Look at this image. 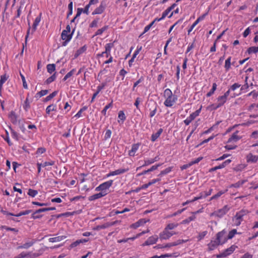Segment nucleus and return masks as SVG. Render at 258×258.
<instances>
[{"label":"nucleus","instance_id":"f03ea898","mask_svg":"<svg viewBox=\"0 0 258 258\" xmlns=\"http://www.w3.org/2000/svg\"><path fill=\"white\" fill-rule=\"evenodd\" d=\"M165 101L164 105L167 107H172L176 102L178 97L176 95H173L170 89H166L163 93Z\"/></svg>","mask_w":258,"mask_h":258},{"label":"nucleus","instance_id":"bf43d9fd","mask_svg":"<svg viewBox=\"0 0 258 258\" xmlns=\"http://www.w3.org/2000/svg\"><path fill=\"white\" fill-rule=\"evenodd\" d=\"M55 164V161L53 160H50L49 161H46L43 163L42 167H46L48 166H53Z\"/></svg>","mask_w":258,"mask_h":258},{"label":"nucleus","instance_id":"7c9ffc66","mask_svg":"<svg viewBox=\"0 0 258 258\" xmlns=\"http://www.w3.org/2000/svg\"><path fill=\"white\" fill-rule=\"evenodd\" d=\"M231 56H229L225 60L224 68L226 72L229 71L231 69Z\"/></svg>","mask_w":258,"mask_h":258},{"label":"nucleus","instance_id":"39448f33","mask_svg":"<svg viewBox=\"0 0 258 258\" xmlns=\"http://www.w3.org/2000/svg\"><path fill=\"white\" fill-rule=\"evenodd\" d=\"M113 182V181L112 180H109L105 181L96 187L95 190L97 191L103 192V194H104V196H106L108 194V190L109 188L112 186Z\"/></svg>","mask_w":258,"mask_h":258},{"label":"nucleus","instance_id":"5fc2aeb1","mask_svg":"<svg viewBox=\"0 0 258 258\" xmlns=\"http://www.w3.org/2000/svg\"><path fill=\"white\" fill-rule=\"evenodd\" d=\"M154 105L155 107L153 110H151L150 112L149 116L150 117H153L157 112L158 105L156 102H154Z\"/></svg>","mask_w":258,"mask_h":258},{"label":"nucleus","instance_id":"de8ad7c7","mask_svg":"<svg viewBox=\"0 0 258 258\" xmlns=\"http://www.w3.org/2000/svg\"><path fill=\"white\" fill-rule=\"evenodd\" d=\"M112 106H113V102L112 101L110 103H109V104H108L104 107L103 109L101 111V113L103 115L105 116L106 114V111H107V109L110 107H112Z\"/></svg>","mask_w":258,"mask_h":258},{"label":"nucleus","instance_id":"6e6552de","mask_svg":"<svg viewBox=\"0 0 258 258\" xmlns=\"http://www.w3.org/2000/svg\"><path fill=\"white\" fill-rule=\"evenodd\" d=\"M216 238L220 245L225 243L228 239L227 238L226 232L225 230H223L218 232L216 235Z\"/></svg>","mask_w":258,"mask_h":258},{"label":"nucleus","instance_id":"2eb2a0df","mask_svg":"<svg viewBox=\"0 0 258 258\" xmlns=\"http://www.w3.org/2000/svg\"><path fill=\"white\" fill-rule=\"evenodd\" d=\"M238 131H236L235 132L233 133L231 137L228 139L227 143H235L237 142L238 140H239L241 138V137L238 135Z\"/></svg>","mask_w":258,"mask_h":258},{"label":"nucleus","instance_id":"603ef678","mask_svg":"<svg viewBox=\"0 0 258 258\" xmlns=\"http://www.w3.org/2000/svg\"><path fill=\"white\" fill-rule=\"evenodd\" d=\"M170 11L171 10L168 8L165 11L163 12L162 17L159 18V20H157L158 21H160L163 20L168 15Z\"/></svg>","mask_w":258,"mask_h":258},{"label":"nucleus","instance_id":"e2e57ef3","mask_svg":"<svg viewBox=\"0 0 258 258\" xmlns=\"http://www.w3.org/2000/svg\"><path fill=\"white\" fill-rule=\"evenodd\" d=\"M144 80V78L143 76H141L140 78L135 83H134L133 87V90H135V88L142 82H143Z\"/></svg>","mask_w":258,"mask_h":258},{"label":"nucleus","instance_id":"f704fd0d","mask_svg":"<svg viewBox=\"0 0 258 258\" xmlns=\"http://www.w3.org/2000/svg\"><path fill=\"white\" fill-rule=\"evenodd\" d=\"M196 219V217L195 215H192L187 218L183 220L181 222L182 224H187L191 221H194Z\"/></svg>","mask_w":258,"mask_h":258},{"label":"nucleus","instance_id":"412c9836","mask_svg":"<svg viewBox=\"0 0 258 258\" xmlns=\"http://www.w3.org/2000/svg\"><path fill=\"white\" fill-rule=\"evenodd\" d=\"M25 4V1L24 0H21L20 2V6L18 7L17 10L16 15L15 16V18H19L22 13V10L24 8Z\"/></svg>","mask_w":258,"mask_h":258},{"label":"nucleus","instance_id":"6ab92c4d","mask_svg":"<svg viewBox=\"0 0 258 258\" xmlns=\"http://www.w3.org/2000/svg\"><path fill=\"white\" fill-rule=\"evenodd\" d=\"M246 159L247 162L255 163L258 160V156L249 153L247 155Z\"/></svg>","mask_w":258,"mask_h":258},{"label":"nucleus","instance_id":"b1692460","mask_svg":"<svg viewBox=\"0 0 258 258\" xmlns=\"http://www.w3.org/2000/svg\"><path fill=\"white\" fill-rule=\"evenodd\" d=\"M9 118L13 124L17 123V115L14 111H12L9 114Z\"/></svg>","mask_w":258,"mask_h":258},{"label":"nucleus","instance_id":"1a4fd4ad","mask_svg":"<svg viewBox=\"0 0 258 258\" xmlns=\"http://www.w3.org/2000/svg\"><path fill=\"white\" fill-rule=\"evenodd\" d=\"M217 103L211 105V107L212 109L216 110L218 108L222 106L227 101V98L223 95L219 96L217 99Z\"/></svg>","mask_w":258,"mask_h":258},{"label":"nucleus","instance_id":"f257e3e1","mask_svg":"<svg viewBox=\"0 0 258 258\" xmlns=\"http://www.w3.org/2000/svg\"><path fill=\"white\" fill-rule=\"evenodd\" d=\"M179 224L178 223H169L165 227L164 230L160 233L159 238L161 240H167L174 235L178 234V232L173 230L177 228Z\"/></svg>","mask_w":258,"mask_h":258},{"label":"nucleus","instance_id":"ea45409f","mask_svg":"<svg viewBox=\"0 0 258 258\" xmlns=\"http://www.w3.org/2000/svg\"><path fill=\"white\" fill-rule=\"evenodd\" d=\"M9 75H7L6 74H5L4 75H3L1 76L0 79V86H3V84L8 80L9 79Z\"/></svg>","mask_w":258,"mask_h":258},{"label":"nucleus","instance_id":"4d7b16f0","mask_svg":"<svg viewBox=\"0 0 258 258\" xmlns=\"http://www.w3.org/2000/svg\"><path fill=\"white\" fill-rule=\"evenodd\" d=\"M172 168L171 167H168L165 169L161 171L160 173L158 175V176H162L163 175H165L168 174L171 171Z\"/></svg>","mask_w":258,"mask_h":258},{"label":"nucleus","instance_id":"6e6d98bb","mask_svg":"<svg viewBox=\"0 0 258 258\" xmlns=\"http://www.w3.org/2000/svg\"><path fill=\"white\" fill-rule=\"evenodd\" d=\"M246 167L244 164H239L234 168V170L235 171H241Z\"/></svg>","mask_w":258,"mask_h":258},{"label":"nucleus","instance_id":"69168bd1","mask_svg":"<svg viewBox=\"0 0 258 258\" xmlns=\"http://www.w3.org/2000/svg\"><path fill=\"white\" fill-rule=\"evenodd\" d=\"M99 22V19H95L92 21V22L90 24V27H97L98 26V23Z\"/></svg>","mask_w":258,"mask_h":258},{"label":"nucleus","instance_id":"4be33fe9","mask_svg":"<svg viewBox=\"0 0 258 258\" xmlns=\"http://www.w3.org/2000/svg\"><path fill=\"white\" fill-rule=\"evenodd\" d=\"M146 223V221L144 219H141L139 220H138L137 222L132 224L130 227L131 228H134V229H137V228L139 227L140 226L144 225Z\"/></svg>","mask_w":258,"mask_h":258},{"label":"nucleus","instance_id":"c9c22d12","mask_svg":"<svg viewBox=\"0 0 258 258\" xmlns=\"http://www.w3.org/2000/svg\"><path fill=\"white\" fill-rule=\"evenodd\" d=\"M248 77H246L245 78V84L241 87L240 90L242 92H246L249 88V85L247 83Z\"/></svg>","mask_w":258,"mask_h":258},{"label":"nucleus","instance_id":"4c0bfd02","mask_svg":"<svg viewBox=\"0 0 258 258\" xmlns=\"http://www.w3.org/2000/svg\"><path fill=\"white\" fill-rule=\"evenodd\" d=\"M217 84L216 83H214L213 84L212 89L209 92L207 93V94H206V96L207 97H209L211 96L214 93L215 91H216V90L217 89Z\"/></svg>","mask_w":258,"mask_h":258},{"label":"nucleus","instance_id":"c756f323","mask_svg":"<svg viewBox=\"0 0 258 258\" xmlns=\"http://www.w3.org/2000/svg\"><path fill=\"white\" fill-rule=\"evenodd\" d=\"M163 132V129L160 128L158 130L157 133L153 134L151 136V141L154 142H155L161 135Z\"/></svg>","mask_w":258,"mask_h":258},{"label":"nucleus","instance_id":"37998d69","mask_svg":"<svg viewBox=\"0 0 258 258\" xmlns=\"http://www.w3.org/2000/svg\"><path fill=\"white\" fill-rule=\"evenodd\" d=\"M227 190L226 189L224 191L223 190H221L220 191H219L217 194L213 195L211 198V200H215V199H217L218 198H219L220 196H221L223 194H224V193H225L226 192H227Z\"/></svg>","mask_w":258,"mask_h":258},{"label":"nucleus","instance_id":"9d476101","mask_svg":"<svg viewBox=\"0 0 258 258\" xmlns=\"http://www.w3.org/2000/svg\"><path fill=\"white\" fill-rule=\"evenodd\" d=\"M158 240V237L157 235H153L149 237L144 243L142 244L143 246L152 245L155 244Z\"/></svg>","mask_w":258,"mask_h":258},{"label":"nucleus","instance_id":"aec40b11","mask_svg":"<svg viewBox=\"0 0 258 258\" xmlns=\"http://www.w3.org/2000/svg\"><path fill=\"white\" fill-rule=\"evenodd\" d=\"M105 6L102 3L100 4L99 6L95 9L94 12L92 13V15H97L102 14L105 10Z\"/></svg>","mask_w":258,"mask_h":258},{"label":"nucleus","instance_id":"c03bdc74","mask_svg":"<svg viewBox=\"0 0 258 258\" xmlns=\"http://www.w3.org/2000/svg\"><path fill=\"white\" fill-rule=\"evenodd\" d=\"M76 72V69H72L71 71H70L69 73H68L64 77V78H63L62 80L63 81H66L68 78H70L71 77H72L74 74V73Z\"/></svg>","mask_w":258,"mask_h":258},{"label":"nucleus","instance_id":"a19ab883","mask_svg":"<svg viewBox=\"0 0 258 258\" xmlns=\"http://www.w3.org/2000/svg\"><path fill=\"white\" fill-rule=\"evenodd\" d=\"M56 78V73H54L52 76L47 78L45 81V83L46 84H49L52 82L54 81Z\"/></svg>","mask_w":258,"mask_h":258},{"label":"nucleus","instance_id":"cd10ccee","mask_svg":"<svg viewBox=\"0 0 258 258\" xmlns=\"http://www.w3.org/2000/svg\"><path fill=\"white\" fill-rule=\"evenodd\" d=\"M87 48V46L85 45L78 49L74 55L75 58H77L79 55L84 53L86 51Z\"/></svg>","mask_w":258,"mask_h":258},{"label":"nucleus","instance_id":"393cba45","mask_svg":"<svg viewBox=\"0 0 258 258\" xmlns=\"http://www.w3.org/2000/svg\"><path fill=\"white\" fill-rule=\"evenodd\" d=\"M140 144H134L132 146L131 150L129 151V155L131 156H134L136 152L139 149Z\"/></svg>","mask_w":258,"mask_h":258},{"label":"nucleus","instance_id":"79ce46f5","mask_svg":"<svg viewBox=\"0 0 258 258\" xmlns=\"http://www.w3.org/2000/svg\"><path fill=\"white\" fill-rule=\"evenodd\" d=\"M108 26H104L101 29L97 30V31L95 32V36L101 35L104 32L106 31L108 29Z\"/></svg>","mask_w":258,"mask_h":258},{"label":"nucleus","instance_id":"052dcab7","mask_svg":"<svg viewBox=\"0 0 258 258\" xmlns=\"http://www.w3.org/2000/svg\"><path fill=\"white\" fill-rule=\"evenodd\" d=\"M20 76H21V78L22 79V82H23V87L25 89H28V85H27V84L26 83V81L25 78L24 76L22 74H21V73H20Z\"/></svg>","mask_w":258,"mask_h":258},{"label":"nucleus","instance_id":"a18cd8bd","mask_svg":"<svg viewBox=\"0 0 258 258\" xmlns=\"http://www.w3.org/2000/svg\"><path fill=\"white\" fill-rule=\"evenodd\" d=\"M58 93V91H55L53 92L52 93L50 94L48 96L46 97L44 99V101H48L54 97Z\"/></svg>","mask_w":258,"mask_h":258},{"label":"nucleus","instance_id":"4468645a","mask_svg":"<svg viewBox=\"0 0 258 258\" xmlns=\"http://www.w3.org/2000/svg\"><path fill=\"white\" fill-rule=\"evenodd\" d=\"M114 46V45L113 42L108 43L105 44V51H104V53H105V55L106 57L111 56V50Z\"/></svg>","mask_w":258,"mask_h":258},{"label":"nucleus","instance_id":"bb28decb","mask_svg":"<svg viewBox=\"0 0 258 258\" xmlns=\"http://www.w3.org/2000/svg\"><path fill=\"white\" fill-rule=\"evenodd\" d=\"M67 238V236L65 235H61L59 236H56L54 237L49 238L48 239L49 242H56L62 241Z\"/></svg>","mask_w":258,"mask_h":258},{"label":"nucleus","instance_id":"e433bc0d","mask_svg":"<svg viewBox=\"0 0 258 258\" xmlns=\"http://www.w3.org/2000/svg\"><path fill=\"white\" fill-rule=\"evenodd\" d=\"M245 182H246L245 180H242L238 181V182H237L235 183L231 184L230 185V188H231V187L238 188L240 186H241V185H242Z\"/></svg>","mask_w":258,"mask_h":258},{"label":"nucleus","instance_id":"423d86ee","mask_svg":"<svg viewBox=\"0 0 258 258\" xmlns=\"http://www.w3.org/2000/svg\"><path fill=\"white\" fill-rule=\"evenodd\" d=\"M237 248V246L234 244L232 245L229 248H226L223 251L216 255L217 258H223L226 257L232 254Z\"/></svg>","mask_w":258,"mask_h":258},{"label":"nucleus","instance_id":"9b49d317","mask_svg":"<svg viewBox=\"0 0 258 258\" xmlns=\"http://www.w3.org/2000/svg\"><path fill=\"white\" fill-rule=\"evenodd\" d=\"M207 15H208V12L205 14H204L203 15H202V16H201L198 18V19L195 21V22L191 25V26H190L189 29L188 30V31H187L188 35H189L190 33L192 31V30L196 27V26L197 25H198V24L200 22L203 21L205 18L206 16Z\"/></svg>","mask_w":258,"mask_h":258},{"label":"nucleus","instance_id":"c85d7f7f","mask_svg":"<svg viewBox=\"0 0 258 258\" xmlns=\"http://www.w3.org/2000/svg\"><path fill=\"white\" fill-rule=\"evenodd\" d=\"M41 14H40V15L35 19L34 22L32 25L33 32L35 31V30H36L37 27L39 25V24L41 21Z\"/></svg>","mask_w":258,"mask_h":258},{"label":"nucleus","instance_id":"f3484780","mask_svg":"<svg viewBox=\"0 0 258 258\" xmlns=\"http://www.w3.org/2000/svg\"><path fill=\"white\" fill-rule=\"evenodd\" d=\"M128 171L127 169H118L115 171H111L106 174V177H109L114 175L123 174Z\"/></svg>","mask_w":258,"mask_h":258},{"label":"nucleus","instance_id":"0eeeda50","mask_svg":"<svg viewBox=\"0 0 258 258\" xmlns=\"http://www.w3.org/2000/svg\"><path fill=\"white\" fill-rule=\"evenodd\" d=\"M230 210L227 205L224 206L222 208L214 211L211 214V216H215L219 218L223 217Z\"/></svg>","mask_w":258,"mask_h":258},{"label":"nucleus","instance_id":"774afa93","mask_svg":"<svg viewBox=\"0 0 258 258\" xmlns=\"http://www.w3.org/2000/svg\"><path fill=\"white\" fill-rule=\"evenodd\" d=\"M172 254L166 253L165 254H162L160 256H158L157 255L153 256V258H165L168 257H171Z\"/></svg>","mask_w":258,"mask_h":258},{"label":"nucleus","instance_id":"dca6fc26","mask_svg":"<svg viewBox=\"0 0 258 258\" xmlns=\"http://www.w3.org/2000/svg\"><path fill=\"white\" fill-rule=\"evenodd\" d=\"M220 244L218 242L216 238L212 239L208 244V248L209 250L215 249Z\"/></svg>","mask_w":258,"mask_h":258},{"label":"nucleus","instance_id":"473e14b6","mask_svg":"<svg viewBox=\"0 0 258 258\" xmlns=\"http://www.w3.org/2000/svg\"><path fill=\"white\" fill-rule=\"evenodd\" d=\"M202 106H201V107L197 110L196 111H195L194 112L191 113L189 116H188V117L192 121L194 120L197 116H198L199 115H200V113L201 111V110H202Z\"/></svg>","mask_w":258,"mask_h":258},{"label":"nucleus","instance_id":"a211bd4d","mask_svg":"<svg viewBox=\"0 0 258 258\" xmlns=\"http://www.w3.org/2000/svg\"><path fill=\"white\" fill-rule=\"evenodd\" d=\"M31 102L32 101L29 99V95L28 94L23 104V109L25 111L27 112L30 109Z\"/></svg>","mask_w":258,"mask_h":258},{"label":"nucleus","instance_id":"20e7f679","mask_svg":"<svg viewBox=\"0 0 258 258\" xmlns=\"http://www.w3.org/2000/svg\"><path fill=\"white\" fill-rule=\"evenodd\" d=\"M75 29L71 32V27L68 25L66 29L63 30L61 34V38L64 41L62 43V45L63 46H66L69 42L71 41L74 34Z\"/></svg>","mask_w":258,"mask_h":258},{"label":"nucleus","instance_id":"8fccbe9b","mask_svg":"<svg viewBox=\"0 0 258 258\" xmlns=\"http://www.w3.org/2000/svg\"><path fill=\"white\" fill-rule=\"evenodd\" d=\"M9 128L11 130V135H12V137L13 139H15L17 141H18L19 140V136H18V134L15 131L12 127L11 126H9Z\"/></svg>","mask_w":258,"mask_h":258},{"label":"nucleus","instance_id":"a878e982","mask_svg":"<svg viewBox=\"0 0 258 258\" xmlns=\"http://www.w3.org/2000/svg\"><path fill=\"white\" fill-rule=\"evenodd\" d=\"M103 192H100L99 193L92 195L88 198V200L90 201H95L97 199L101 198L105 196L104 194H103Z\"/></svg>","mask_w":258,"mask_h":258},{"label":"nucleus","instance_id":"49530a36","mask_svg":"<svg viewBox=\"0 0 258 258\" xmlns=\"http://www.w3.org/2000/svg\"><path fill=\"white\" fill-rule=\"evenodd\" d=\"M48 92L47 90H41L36 94L35 97L40 98L43 96L46 95Z\"/></svg>","mask_w":258,"mask_h":258},{"label":"nucleus","instance_id":"0e129e2a","mask_svg":"<svg viewBox=\"0 0 258 258\" xmlns=\"http://www.w3.org/2000/svg\"><path fill=\"white\" fill-rule=\"evenodd\" d=\"M207 231H203L202 232L199 233L198 236L197 237L198 239V240H201L202 239H203L205 237V236L207 235Z\"/></svg>","mask_w":258,"mask_h":258},{"label":"nucleus","instance_id":"72a5a7b5","mask_svg":"<svg viewBox=\"0 0 258 258\" xmlns=\"http://www.w3.org/2000/svg\"><path fill=\"white\" fill-rule=\"evenodd\" d=\"M240 233H238L237 232L236 229H233L231 230V231H230L229 232L228 235H227V238L228 240V239H231L233 237H234L235 234H240Z\"/></svg>","mask_w":258,"mask_h":258},{"label":"nucleus","instance_id":"58836bf2","mask_svg":"<svg viewBox=\"0 0 258 258\" xmlns=\"http://www.w3.org/2000/svg\"><path fill=\"white\" fill-rule=\"evenodd\" d=\"M47 72L49 74H52L55 70V64H48L46 66Z\"/></svg>","mask_w":258,"mask_h":258},{"label":"nucleus","instance_id":"ddd939ff","mask_svg":"<svg viewBox=\"0 0 258 258\" xmlns=\"http://www.w3.org/2000/svg\"><path fill=\"white\" fill-rule=\"evenodd\" d=\"M188 240H183V239H178L176 241L168 243L165 245H164V248H169L172 246H175L181 244L183 243H185L187 242Z\"/></svg>","mask_w":258,"mask_h":258},{"label":"nucleus","instance_id":"f8f14e48","mask_svg":"<svg viewBox=\"0 0 258 258\" xmlns=\"http://www.w3.org/2000/svg\"><path fill=\"white\" fill-rule=\"evenodd\" d=\"M117 221H114L112 222H106L102 225H97V226L93 228V230L99 231L101 229H106L110 226H112L115 225Z\"/></svg>","mask_w":258,"mask_h":258},{"label":"nucleus","instance_id":"3c124183","mask_svg":"<svg viewBox=\"0 0 258 258\" xmlns=\"http://www.w3.org/2000/svg\"><path fill=\"white\" fill-rule=\"evenodd\" d=\"M27 194L30 197L33 198L38 194V191L37 190L29 188Z\"/></svg>","mask_w":258,"mask_h":258},{"label":"nucleus","instance_id":"5701e85b","mask_svg":"<svg viewBox=\"0 0 258 258\" xmlns=\"http://www.w3.org/2000/svg\"><path fill=\"white\" fill-rule=\"evenodd\" d=\"M35 242V241L34 240H32L30 241L26 242L25 243L19 246L17 248L18 249H28L31 246H32L34 243Z\"/></svg>","mask_w":258,"mask_h":258},{"label":"nucleus","instance_id":"13d9d810","mask_svg":"<svg viewBox=\"0 0 258 258\" xmlns=\"http://www.w3.org/2000/svg\"><path fill=\"white\" fill-rule=\"evenodd\" d=\"M31 212V210H25L24 211H22L17 214H15V216L20 217L23 215H28L29 213H30Z\"/></svg>","mask_w":258,"mask_h":258},{"label":"nucleus","instance_id":"2f4dec72","mask_svg":"<svg viewBox=\"0 0 258 258\" xmlns=\"http://www.w3.org/2000/svg\"><path fill=\"white\" fill-rule=\"evenodd\" d=\"M57 109L56 105L55 104H51L48 105L46 108V113L47 114H50L51 111H56Z\"/></svg>","mask_w":258,"mask_h":258},{"label":"nucleus","instance_id":"864d4df0","mask_svg":"<svg viewBox=\"0 0 258 258\" xmlns=\"http://www.w3.org/2000/svg\"><path fill=\"white\" fill-rule=\"evenodd\" d=\"M118 117L119 119H120L122 121V122H123L126 119L125 115L124 114V113L123 111L120 110L118 112Z\"/></svg>","mask_w":258,"mask_h":258},{"label":"nucleus","instance_id":"7ed1b4c3","mask_svg":"<svg viewBox=\"0 0 258 258\" xmlns=\"http://www.w3.org/2000/svg\"><path fill=\"white\" fill-rule=\"evenodd\" d=\"M249 213V212L247 210L244 209L237 212L232 218L234 225L237 227L240 226L244 220V217L247 216Z\"/></svg>","mask_w":258,"mask_h":258},{"label":"nucleus","instance_id":"680f3d73","mask_svg":"<svg viewBox=\"0 0 258 258\" xmlns=\"http://www.w3.org/2000/svg\"><path fill=\"white\" fill-rule=\"evenodd\" d=\"M39 212H37V210L32 214V218L33 219H39L42 217V215L39 214Z\"/></svg>","mask_w":258,"mask_h":258},{"label":"nucleus","instance_id":"09e8293b","mask_svg":"<svg viewBox=\"0 0 258 258\" xmlns=\"http://www.w3.org/2000/svg\"><path fill=\"white\" fill-rule=\"evenodd\" d=\"M247 52L248 54H251L252 53H256L258 52V46L250 47L247 49Z\"/></svg>","mask_w":258,"mask_h":258},{"label":"nucleus","instance_id":"338daca9","mask_svg":"<svg viewBox=\"0 0 258 258\" xmlns=\"http://www.w3.org/2000/svg\"><path fill=\"white\" fill-rule=\"evenodd\" d=\"M81 243V241L80 239H79V240H77L76 241L73 242L72 243H71V245H70V247L71 248H73L77 247Z\"/></svg>","mask_w":258,"mask_h":258}]
</instances>
